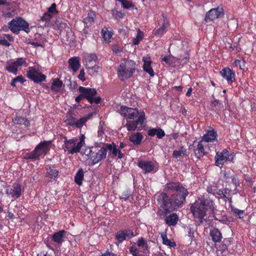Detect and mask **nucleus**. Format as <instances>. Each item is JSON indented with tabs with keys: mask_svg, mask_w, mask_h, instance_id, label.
I'll return each instance as SVG.
<instances>
[{
	"mask_svg": "<svg viewBox=\"0 0 256 256\" xmlns=\"http://www.w3.org/2000/svg\"><path fill=\"white\" fill-rule=\"evenodd\" d=\"M166 187L174 192L169 196L162 192L157 196L156 200L160 206L157 213L161 218H166V223L168 226H174L178 222V216L175 213L167 215L183 206L189 192L180 182L167 183Z\"/></svg>",
	"mask_w": 256,
	"mask_h": 256,
	"instance_id": "obj_1",
	"label": "nucleus"
},
{
	"mask_svg": "<svg viewBox=\"0 0 256 256\" xmlns=\"http://www.w3.org/2000/svg\"><path fill=\"white\" fill-rule=\"evenodd\" d=\"M119 112L126 119V123L124 126L128 131L132 132L136 130H140L143 128L146 120L145 113L144 111L140 112L137 108L122 106L120 108Z\"/></svg>",
	"mask_w": 256,
	"mask_h": 256,
	"instance_id": "obj_2",
	"label": "nucleus"
},
{
	"mask_svg": "<svg viewBox=\"0 0 256 256\" xmlns=\"http://www.w3.org/2000/svg\"><path fill=\"white\" fill-rule=\"evenodd\" d=\"M84 153L88 156L87 160L90 162L91 165L94 166L106 158L107 148L104 146L96 145L86 148Z\"/></svg>",
	"mask_w": 256,
	"mask_h": 256,
	"instance_id": "obj_3",
	"label": "nucleus"
},
{
	"mask_svg": "<svg viewBox=\"0 0 256 256\" xmlns=\"http://www.w3.org/2000/svg\"><path fill=\"white\" fill-rule=\"evenodd\" d=\"M136 62L131 60H124L118 68L117 74L120 80L124 82L130 78L136 72Z\"/></svg>",
	"mask_w": 256,
	"mask_h": 256,
	"instance_id": "obj_4",
	"label": "nucleus"
},
{
	"mask_svg": "<svg viewBox=\"0 0 256 256\" xmlns=\"http://www.w3.org/2000/svg\"><path fill=\"white\" fill-rule=\"evenodd\" d=\"M78 91L80 94L75 98V100L78 104L83 99H86L90 104H98L101 101L102 98L100 96H97L98 92L94 88L80 86Z\"/></svg>",
	"mask_w": 256,
	"mask_h": 256,
	"instance_id": "obj_5",
	"label": "nucleus"
},
{
	"mask_svg": "<svg viewBox=\"0 0 256 256\" xmlns=\"http://www.w3.org/2000/svg\"><path fill=\"white\" fill-rule=\"evenodd\" d=\"M8 24L10 30L15 34H18L20 30H24L27 34L30 32L29 24L21 17L12 19Z\"/></svg>",
	"mask_w": 256,
	"mask_h": 256,
	"instance_id": "obj_6",
	"label": "nucleus"
},
{
	"mask_svg": "<svg viewBox=\"0 0 256 256\" xmlns=\"http://www.w3.org/2000/svg\"><path fill=\"white\" fill-rule=\"evenodd\" d=\"M190 210L194 216L195 222L199 226L202 224L205 220L204 218L207 211L198 200L191 204Z\"/></svg>",
	"mask_w": 256,
	"mask_h": 256,
	"instance_id": "obj_7",
	"label": "nucleus"
},
{
	"mask_svg": "<svg viewBox=\"0 0 256 256\" xmlns=\"http://www.w3.org/2000/svg\"><path fill=\"white\" fill-rule=\"evenodd\" d=\"M97 56L95 54H86L83 61L89 74L94 76L98 73L100 66L96 65Z\"/></svg>",
	"mask_w": 256,
	"mask_h": 256,
	"instance_id": "obj_8",
	"label": "nucleus"
},
{
	"mask_svg": "<svg viewBox=\"0 0 256 256\" xmlns=\"http://www.w3.org/2000/svg\"><path fill=\"white\" fill-rule=\"evenodd\" d=\"M235 156L234 152L230 153L227 148L222 150L220 152H217L214 156L215 165L222 168L227 161L234 163Z\"/></svg>",
	"mask_w": 256,
	"mask_h": 256,
	"instance_id": "obj_9",
	"label": "nucleus"
},
{
	"mask_svg": "<svg viewBox=\"0 0 256 256\" xmlns=\"http://www.w3.org/2000/svg\"><path fill=\"white\" fill-rule=\"evenodd\" d=\"M26 76L36 83L46 81V76L40 72L36 66H30L26 73Z\"/></svg>",
	"mask_w": 256,
	"mask_h": 256,
	"instance_id": "obj_10",
	"label": "nucleus"
},
{
	"mask_svg": "<svg viewBox=\"0 0 256 256\" xmlns=\"http://www.w3.org/2000/svg\"><path fill=\"white\" fill-rule=\"evenodd\" d=\"M137 166L142 169L144 174L156 172L158 170L156 164L151 160H138Z\"/></svg>",
	"mask_w": 256,
	"mask_h": 256,
	"instance_id": "obj_11",
	"label": "nucleus"
},
{
	"mask_svg": "<svg viewBox=\"0 0 256 256\" xmlns=\"http://www.w3.org/2000/svg\"><path fill=\"white\" fill-rule=\"evenodd\" d=\"M64 144L62 146V149L64 152L68 151V154H74L80 152V148L76 144L78 140L76 138L68 140L66 137H64Z\"/></svg>",
	"mask_w": 256,
	"mask_h": 256,
	"instance_id": "obj_12",
	"label": "nucleus"
},
{
	"mask_svg": "<svg viewBox=\"0 0 256 256\" xmlns=\"http://www.w3.org/2000/svg\"><path fill=\"white\" fill-rule=\"evenodd\" d=\"M134 236L132 230L130 229H124L118 231L115 234V239L116 240L115 244L118 246L126 238L131 239Z\"/></svg>",
	"mask_w": 256,
	"mask_h": 256,
	"instance_id": "obj_13",
	"label": "nucleus"
},
{
	"mask_svg": "<svg viewBox=\"0 0 256 256\" xmlns=\"http://www.w3.org/2000/svg\"><path fill=\"white\" fill-rule=\"evenodd\" d=\"M224 15V12L222 7L218 6L216 8H212L206 13L204 20L206 22H209L223 16Z\"/></svg>",
	"mask_w": 256,
	"mask_h": 256,
	"instance_id": "obj_14",
	"label": "nucleus"
},
{
	"mask_svg": "<svg viewBox=\"0 0 256 256\" xmlns=\"http://www.w3.org/2000/svg\"><path fill=\"white\" fill-rule=\"evenodd\" d=\"M207 212H214L216 210L214 202L212 198L208 195L202 196L197 200Z\"/></svg>",
	"mask_w": 256,
	"mask_h": 256,
	"instance_id": "obj_15",
	"label": "nucleus"
},
{
	"mask_svg": "<svg viewBox=\"0 0 256 256\" xmlns=\"http://www.w3.org/2000/svg\"><path fill=\"white\" fill-rule=\"evenodd\" d=\"M22 191L21 186L18 183H14L12 186H8L6 189V194L14 198H20L22 195Z\"/></svg>",
	"mask_w": 256,
	"mask_h": 256,
	"instance_id": "obj_16",
	"label": "nucleus"
},
{
	"mask_svg": "<svg viewBox=\"0 0 256 256\" xmlns=\"http://www.w3.org/2000/svg\"><path fill=\"white\" fill-rule=\"evenodd\" d=\"M52 140H44L40 142L36 147L35 150L39 154V156H46L50 152Z\"/></svg>",
	"mask_w": 256,
	"mask_h": 256,
	"instance_id": "obj_17",
	"label": "nucleus"
},
{
	"mask_svg": "<svg viewBox=\"0 0 256 256\" xmlns=\"http://www.w3.org/2000/svg\"><path fill=\"white\" fill-rule=\"evenodd\" d=\"M220 74L226 79L228 84H232L235 82L236 74L229 67H226L222 68L220 72Z\"/></svg>",
	"mask_w": 256,
	"mask_h": 256,
	"instance_id": "obj_18",
	"label": "nucleus"
},
{
	"mask_svg": "<svg viewBox=\"0 0 256 256\" xmlns=\"http://www.w3.org/2000/svg\"><path fill=\"white\" fill-rule=\"evenodd\" d=\"M218 134L217 132L214 128L206 131V133L202 136V140L204 142H217Z\"/></svg>",
	"mask_w": 256,
	"mask_h": 256,
	"instance_id": "obj_19",
	"label": "nucleus"
},
{
	"mask_svg": "<svg viewBox=\"0 0 256 256\" xmlns=\"http://www.w3.org/2000/svg\"><path fill=\"white\" fill-rule=\"evenodd\" d=\"M66 231L60 230L54 232L52 236V240L54 242L61 244L64 242L66 237Z\"/></svg>",
	"mask_w": 256,
	"mask_h": 256,
	"instance_id": "obj_20",
	"label": "nucleus"
},
{
	"mask_svg": "<svg viewBox=\"0 0 256 256\" xmlns=\"http://www.w3.org/2000/svg\"><path fill=\"white\" fill-rule=\"evenodd\" d=\"M144 138V136L140 132H132L128 136V140L134 145L138 146L142 143Z\"/></svg>",
	"mask_w": 256,
	"mask_h": 256,
	"instance_id": "obj_21",
	"label": "nucleus"
},
{
	"mask_svg": "<svg viewBox=\"0 0 256 256\" xmlns=\"http://www.w3.org/2000/svg\"><path fill=\"white\" fill-rule=\"evenodd\" d=\"M162 16L163 18V22L162 23V25L160 28H158L154 32V34L156 36H158L160 37L164 35V34L166 32V28L170 26V22L168 20L166 16H164V14H162Z\"/></svg>",
	"mask_w": 256,
	"mask_h": 256,
	"instance_id": "obj_22",
	"label": "nucleus"
},
{
	"mask_svg": "<svg viewBox=\"0 0 256 256\" xmlns=\"http://www.w3.org/2000/svg\"><path fill=\"white\" fill-rule=\"evenodd\" d=\"M203 140H200L198 143L196 148L194 150L195 156L198 159H200L201 158L206 155L207 152L205 150L204 148V144Z\"/></svg>",
	"mask_w": 256,
	"mask_h": 256,
	"instance_id": "obj_23",
	"label": "nucleus"
},
{
	"mask_svg": "<svg viewBox=\"0 0 256 256\" xmlns=\"http://www.w3.org/2000/svg\"><path fill=\"white\" fill-rule=\"evenodd\" d=\"M46 173L45 177L48 178L52 180H56L59 174V171L56 170L54 166H46Z\"/></svg>",
	"mask_w": 256,
	"mask_h": 256,
	"instance_id": "obj_24",
	"label": "nucleus"
},
{
	"mask_svg": "<svg viewBox=\"0 0 256 256\" xmlns=\"http://www.w3.org/2000/svg\"><path fill=\"white\" fill-rule=\"evenodd\" d=\"M96 18V12L92 10H89L88 16L83 20L85 26L87 28L90 27L94 23Z\"/></svg>",
	"mask_w": 256,
	"mask_h": 256,
	"instance_id": "obj_25",
	"label": "nucleus"
},
{
	"mask_svg": "<svg viewBox=\"0 0 256 256\" xmlns=\"http://www.w3.org/2000/svg\"><path fill=\"white\" fill-rule=\"evenodd\" d=\"M69 67L73 72H76L80 68V58L78 56H74L68 60Z\"/></svg>",
	"mask_w": 256,
	"mask_h": 256,
	"instance_id": "obj_26",
	"label": "nucleus"
},
{
	"mask_svg": "<svg viewBox=\"0 0 256 256\" xmlns=\"http://www.w3.org/2000/svg\"><path fill=\"white\" fill-rule=\"evenodd\" d=\"M210 235L212 240L215 243L220 242L222 238V232L218 228H216L210 230Z\"/></svg>",
	"mask_w": 256,
	"mask_h": 256,
	"instance_id": "obj_27",
	"label": "nucleus"
},
{
	"mask_svg": "<svg viewBox=\"0 0 256 256\" xmlns=\"http://www.w3.org/2000/svg\"><path fill=\"white\" fill-rule=\"evenodd\" d=\"M148 134L150 136H156L158 139L162 138L166 134L164 131L161 128H152L148 130Z\"/></svg>",
	"mask_w": 256,
	"mask_h": 256,
	"instance_id": "obj_28",
	"label": "nucleus"
},
{
	"mask_svg": "<svg viewBox=\"0 0 256 256\" xmlns=\"http://www.w3.org/2000/svg\"><path fill=\"white\" fill-rule=\"evenodd\" d=\"M67 22L66 20L63 18L56 20L54 24V28L62 32L68 27Z\"/></svg>",
	"mask_w": 256,
	"mask_h": 256,
	"instance_id": "obj_29",
	"label": "nucleus"
},
{
	"mask_svg": "<svg viewBox=\"0 0 256 256\" xmlns=\"http://www.w3.org/2000/svg\"><path fill=\"white\" fill-rule=\"evenodd\" d=\"M62 85V82L58 78H54L50 86V90L54 92H58Z\"/></svg>",
	"mask_w": 256,
	"mask_h": 256,
	"instance_id": "obj_30",
	"label": "nucleus"
},
{
	"mask_svg": "<svg viewBox=\"0 0 256 256\" xmlns=\"http://www.w3.org/2000/svg\"><path fill=\"white\" fill-rule=\"evenodd\" d=\"M136 244L139 248L143 249L142 252L144 253L146 251L150 252V246L148 242L142 236L139 238L136 241Z\"/></svg>",
	"mask_w": 256,
	"mask_h": 256,
	"instance_id": "obj_31",
	"label": "nucleus"
},
{
	"mask_svg": "<svg viewBox=\"0 0 256 256\" xmlns=\"http://www.w3.org/2000/svg\"><path fill=\"white\" fill-rule=\"evenodd\" d=\"M12 122L16 124L24 125L25 126H29L30 124V122L26 118L16 116L13 119Z\"/></svg>",
	"mask_w": 256,
	"mask_h": 256,
	"instance_id": "obj_32",
	"label": "nucleus"
},
{
	"mask_svg": "<svg viewBox=\"0 0 256 256\" xmlns=\"http://www.w3.org/2000/svg\"><path fill=\"white\" fill-rule=\"evenodd\" d=\"M24 158L26 160H30L32 162H34L40 158L39 154H38L35 148H34L32 152L26 153Z\"/></svg>",
	"mask_w": 256,
	"mask_h": 256,
	"instance_id": "obj_33",
	"label": "nucleus"
},
{
	"mask_svg": "<svg viewBox=\"0 0 256 256\" xmlns=\"http://www.w3.org/2000/svg\"><path fill=\"white\" fill-rule=\"evenodd\" d=\"M101 34L105 41L110 42L113 35L112 30H109L108 28L104 27L101 31Z\"/></svg>",
	"mask_w": 256,
	"mask_h": 256,
	"instance_id": "obj_34",
	"label": "nucleus"
},
{
	"mask_svg": "<svg viewBox=\"0 0 256 256\" xmlns=\"http://www.w3.org/2000/svg\"><path fill=\"white\" fill-rule=\"evenodd\" d=\"M152 62L151 60H144L143 69L144 70L148 73L150 76H154V73L151 66Z\"/></svg>",
	"mask_w": 256,
	"mask_h": 256,
	"instance_id": "obj_35",
	"label": "nucleus"
},
{
	"mask_svg": "<svg viewBox=\"0 0 256 256\" xmlns=\"http://www.w3.org/2000/svg\"><path fill=\"white\" fill-rule=\"evenodd\" d=\"M84 178V172L83 170L80 168L74 176V182L78 186H81L82 184V180Z\"/></svg>",
	"mask_w": 256,
	"mask_h": 256,
	"instance_id": "obj_36",
	"label": "nucleus"
},
{
	"mask_svg": "<svg viewBox=\"0 0 256 256\" xmlns=\"http://www.w3.org/2000/svg\"><path fill=\"white\" fill-rule=\"evenodd\" d=\"M230 208L234 216L238 217L240 219L243 218L246 215L244 210H239L232 205L230 206Z\"/></svg>",
	"mask_w": 256,
	"mask_h": 256,
	"instance_id": "obj_37",
	"label": "nucleus"
},
{
	"mask_svg": "<svg viewBox=\"0 0 256 256\" xmlns=\"http://www.w3.org/2000/svg\"><path fill=\"white\" fill-rule=\"evenodd\" d=\"M186 150L184 146H179L178 150H174L172 152V157L175 158H180L182 154L186 155Z\"/></svg>",
	"mask_w": 256,
	"mask_h": 256,
	"instance_id": "obj_38",
	"label": "nucleus"
},
{
	"mask_svg": "<svg viewBox=\"0 0 256 256\" xmlns=\"http://www.w3.org/2000/svg\"><path fill=\"white\" fill-rule=\"evenodd\" d=\"M5 69L8 72L13 74L15 75H16L18 73V68L13 62H8V65L5 67Z\"/></svg>",
	"mask_w": 256,
	"mask_h": 256,
	"instance_id": "obj_39",
	"label": "nucleus"
},
{
	"mask_svg": "<svg viewBox=\"0 0 256 256\" xmlns=\"http://www.w3.org/2000/svg\"><path fill=\"white\" fill-rule=\"evenodd\" d=\"M104 146L107 148V150H108L110 151H112V154L114 156H116L120 151V150L116 148V144L114 142L112 144H106L104 145Z\"/></svg>",
	"mask_w": 256,
	"mask_h": 256,
	"instance_id": "obj_40",
	"label": "nucleus"
},
{
	"mask_svg": "<svg viewBox=\"0 0 256 256\" xmlns=\"http://www.w3.org/2000/svg\"><path fill=\"white\" fill-rule=\"evenodd\" d=\"M90 116H84L80 118V120H76V123L72 124H75L74 126L80 128L86 124V122L89 120Z\"/></svg>",
	"mask_w": 256,
	"mask_h": 256,
	"instance_id": "obj_41",
	"label": "nucleus"
},
{
	"mask_svg": "<svg viewBox=\"0 0 256 256\" xmlns=\"http://www.w3.org/2000/svg\"><path fill=\"white\" fill-rule=\"evenodd\" d=\"M119 2L121 3L122 7L124 9H134L135 8L134 4L132 2L128 0H119Z\"/></svg>",
	"mask_w": 256,
	"mask_h": 256,
	"instance_id": "obj_42",
	"label": "nucleus"
},
{
	"mask_svg": "<svg viewBox=\"0 0 256 256\" xmlns=\"http://www.w3.org/2000/svg\"><path fill=\"white\" fill-rule=\"evenodd\" d=\"M144 36V32L138 29L137 31L136 37L133 38L132 44L134 45H138L140 42L143 39Z\"/></svg>",
	"mask_w": 256,
	"mask_h": 256,
	"instance_id": "obj_43",
	"label": "nucleus"
},
{
	"mask_svg": "<svg viewBox=\"0 0 256 256\" xmlns=\"http://www.w3.org/2000/svg\"><path fill=\"white\" fill-rule=\"evenodd\" d=\"M162 238L164 244L173 248L176 246V242H172L170 240L168 239L166 234H162Z\"/></svg>",
	"mask_w": 256,
	"mask_h": 256,
	"instance_id": "obj_44",
	"label": "nucleus"
},
{
	"mask_svg": "<svg viewBox=\"0 0 256 256\" xmlns=\"http://www.w3.org/2000/svg\"><path fill=\"white\" fill-rule=\"evenodd\" d=\"M26 81V80H25L22 76H18L12 80L10 84L13 87H16V83L20 82V84H24Z\"/></svg>",
	"mask_w": 256,
	"mask_h": 256,
	"instance_id": "obj_45",
	"label": "nucleus"
},
{
	"mask_svg": "<svg viewBox=\"0 0 256 256\" xmlns=\"http://www.w3.org/2000/svg\"><path fill=\"white\" fill-rule=\"evenodd\" d=\"M216 254L218 256H228V249L223 248L222 246H220L219 248L217 249Z\"/></svg>",
	"mask_w": 256,
	"mask_h": 256,
	"instance_id": "obj_46",
	"label": "nucleus"
},
{
	"mask_svg": "<svg viewBox=\"0 0 256 256\" xmlns=\"http://www.w3.org/2000/svg\"><path fill=\"white\" fill-rule=\"evenodd\" d=\"M129 251L133 256H144L143 254H139L138 248L134 245H132L130 247Z\"/></svg>",
	"mask_w": 256,
	"mask_h": 256,
	"instance_id": "obj_47",
	"label": "nucleus"
},
{
	"mask_svg": "<svg viewBox=\"0 0 256 256\" xmlns=\"http://www.w3.org/2000/svg\"><path fill=\"white\" fill-rule=\"evenodd\" d=\"M112 14L116 19L122 18L124 16V12L115 10H112Z\"/></svg>",
	"mask_w": 256,
	"mask_h": 256,
	"instance_id": "obj_48",
	"label": "nucleus"
},
{
	"mask_svg": "<svg viewBox=\"0 0 256 256\" xmlns=\"http://www.w3.org/2000/svg\"><path fill=\"white\" fill-rule=\"evenodd\" d=\"M52 18V15L48 13V12H45L43 16H40V18L38 20L40 22H48Z\"/></svg>",
	"mask_w": 256,
	"mask_h": 256,
	"instance_id": "obj_49",
	"label": "nucleus"
},
{
	"mask_svg": "<svg viewBox=\"0 0 256 256\" xmlns=\"http://www.w3.org/2000/svg\"><path fill=\"white\" fill-rule=\"evenodd\" d=\"M48 12L51 15L56 14L58 13V11L56 10V5L55 3H53L51 6L48 8Z\"/></svg>",
	"mask_w": 256,
	"mask_h": 256,
	"instance_id": "obj_50",
	"label": "nucleus"
},
{
	"mask_svg": "<svg viewBox=\"0 0 256 256\" xmlns=\"http://www.w3.org/2000/svg\"><path fill=\"white\" fill-rule=\"evenodd\" d=\"M233 176L230 170L225 171L224 172V178L226 182H229Z\"/></svg>",
	"mask_w": 256,
	"mask_h": 256,
	"instance_id": "obj_51",
	"label": "nucleus"
},
{
	"mask_svg": "<svg viewBox=\"0 0 256 256\" xmlns=\"http://www.w3.org/2000/svg\"><path fill=\"white\" fill-rule=\"evenodd\" d=\"M18 68L22 66L26 63V59L24 58H18L16 60L13 62Z\"/></svg>",
	"mask_w": 256,
	"mask_h": 256,
	"instance_id": "obj_52",
	"label": "nucleus"
},
{
	"mask_svg": "<svg viewBox=\"0 0 256 256\" xmlns=\"http://www.w3.org/2000/svg\"><path fill=\"white\" fill-rule=\"evenodd\" d=\"M217 189V186L214 185L208 186L206 188V191L209 194H212L214 196H216V191Z\"/></svg>",
	"mask_w": 256,
	"mask_h": 256,
	"instance_id": "obj_53",
	"label": "nucleus"
},
{
	"mask_svg": "<svg viewBox=\"0 0 256 256\" xmlns=\"http://www.w3.org/2000/svg\"><path fill=\"white\" fill-rule=\"evenodd\" d=\"M76 118L70 115L67 118V124L74 127L75 124H72L76 123Z\"/></svg>",
	"mask_w": 256,
	"mask_h": 256,
	"instance_id": "obj_54",
	"label": "nucleus"
},
{
	"mask_svg": "<svg viewBox=\"0 0 256 256\" xmlns=\"http://www.w3.org/2000/svg\"><path fill=\"white\" fill-rule=\"evenodd\" d=\"M224 202H226V198L230 196H232L233 194L234 193L232 194V190L228 188H225L224 189Z\"/></svg>",
	"mask_w": 256,
	"mask_h": 256,
	"instance_id": "obj_55",
	"label": "nucleus"
},
{
	"mask_svg": "<svg viewBox=\"0 0 256 256\" xmlns=\"http://www.w3.org/2000/svg\"><path fill=\"white\" fill-rule=\"evenodd\" d=\"M232 238H224L221 246H222L223 248H228V246H230L232 243Z\"/></svg>",
	"mask_w": 256,
	"mask_h": 256,
	"instance_id": "obj_56",
	"label": "nucleus"
},
{
	"mask_svg": "<svg viewBox=\"0 0 256 256\" xmlns=\"http://www.w3.org/2000/svg\"><path fill=\"white\" fill-rule=\"evenodd\" d=\"M131 196V194L130 190H126L124 191L120 196L121 199H124V200H127L128 198Z\"/></svg>",
	"mask_w": 256,
	"mask_h": 256,
	"instance_id": "obj_57",
	"label": "nucleus"
},
{
	"mask_svg": "<svg viewBox=\"0 0 256 256\" xmlns=\"http://www.w3.org/2000/svg\"><path fill=\"white\" fill-rule=\"evenodd\" d=\"M78 78L82 82H84L86 80V78H85V72L84 68H82L80 70V72Z\"/></svg>",
	"mask_w": 256,
	"mask_h": 256,
	"instance_id": "obj_58",
	"label": "nucleus"
},
{
	"mask_svg": "<svg viewBox=\"0 0 256 256\" xmlns=\"http://www.w3.org/2000/svg\"><path fill=\"white\" fill-rule=\"evenodd\" d=\"M84 139H85V136L84 134H81L80 137V141L78 142L77 143L80 148L81 149L84 146L85 144L84 142Z\"/></svg>",
	"mask_w": 256,
	"mask_h": 256,
	"instance_id": "obj_59",
	"label": "nucleus"
},
{
	"mask_svg": "<svg viewBox=\"0 0 256 256\" xmlns=\"http://www.w3.org/2000/svg\"><path fill=\"white\" fill-rule=\"evenodd\" d=\"M232 65L234 67L239 66L240 69H242V67L241 66V61L240 60H236L232 64Z\"/></svg>",
	"mask_w": 256,
	"mask_h": 256,
	"instance_id": "obj_60",
	"label": "nucleus"
},
{
	"mask_svg": "<svg viewBox=\"0 0 256 256\" xmlns=\"http://www.w3.org/2000/svg\"><path fill=\"white\" fill-rule=\"evenodd\" d=\"M216 194H218L219 196L218 198H221L224 200V191L222 190L216 189Z\"/></svg>",
	"mask_w": 256,
	"mask_h": 256,
	"instance_id": "obj_61",
	"label": "nucleus"
},
{
	"mask_svg": "<svg viewBox=\"0 0 256 256\" xmlns=\"http://www.w3.org/2000/svg\"><path fill=\"white\" fill-rule=\"evenodd\" d=\"M230 180L234 184L236 188L238 186H239V180L236 178L235 176L234 175Z\"/></svg>",
	"mask_w": 256,
	"mask_h": 256,
	"instance_id": "obj_62",
	"label": "nucleus"
},
{
	"mask_svg": "<svg viewBox=\"0 0 256 256\" xmlns=\"http://www.w3.org/2000/svg\"><path fill=\"white\" fill-rule=\"evenodd\" d=\"M0 44L6 46H9L10 45V43L8 42V40L6 39H0Z\"/></svg>",
	"mask_w": 256,
	"mask_h": 256,
	"instance_id": "obj_63",
	"label": "nucleus"
},
{
	"mask_svg": "<svg viewBox=\"0 0 256 256\" xmlns=\"http://www.w3.org/2000/svg\"><path fill=\"white\" fill-rule=\"evenodd\" d=\"M219 102H220L219 100L216 99L211 102V103L210 104V106L212 108L217 107V106H218Z\"/></svg>",
	"mask_w": 256,
	"mask_h": 256,
	"instance_id": "obj_64",
	"label": "nucleus"
}]
</instances>
